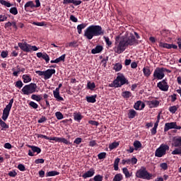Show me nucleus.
<instances>
[{
	"instance_id": "obj_1",
	"label": "nucleus",
	"mask_w": 181,
	"mask_h": 181,
	"mask_svg": "<svg viewBox=\"0 0 181 181\" xmlns=\"http://www.w3.org/2000/svg\"><path fill=\"white\" fill-rule=\"evenodd\" d=\"M119 46H134V45H137L136 39L134 34L131 33L129 37L124 36H117L115 38V45Z\"/></svg>"
},
{
	"instance_id": "obj_2",
	"label": "nucleus",
	"mask_w": 181,
	"mask_h": 181,
	"mask_svg": "<svg viewBox=\"0 0 181 181\" xmlns=\"http://www.w3.org/2000/svg\"><path fill=\"white\" fill-rule=\"evenodd\" d=\"M23 82L21 81H16V84H15L16 88L19 89L22 88L21 92L23 93V95H29L30 94L37 92L36 90V88H37V86H36L35 83H31L30 84L24 85V86H23Z\"/></svg>"
},
{
	"instance_id": "obj_3",
	"label": "nucleus",
	"mask_w": 181,
	"mask_h": 181,
	"mask_svg": "<svg viewBox=\"0 0 181 181\" xmlns=\"http://www.w3.org/2000/svg\"><path fill=\"white\" fill-rule=\"evenodd\" d=\"M13 103V99H11V100H8V105H5V108H4V112L3 113H1V117H0V127H1V130L8 129V125L6 124L4 121L7 120V118H8V115L9 112H11Z\"/></svg>"
},
{
	"instance_id": "obj_4",
	"label": "nucleus",
	"mask_w": 181,
	"mask_h": 181,
	"mask_svg": "<svg viewBox=\"0 0 181 181\" xmlns=\"http://www.w3.org/2000/svg\"><path fill=\"white\" fill-rule=\"evenodd\" d=\"M135 177L145 180H151L153 179V174L147 172L146 167L141 166L140 169L135 172Z\"/></svg>"
},
{
	"instance_id": "obj_5",
	"label": "nucleus",
	"mask_w": 181,
	"mask_h": 181,
	"mask_svg": "<svg viewBox=\"0 0 181 181\" xmlns=\"http://www.w3.org/2000/svg\"><path fill=\"white\" fill-rule=\"evenodd\" d=\"M35 136H37V138H42L43 139H47L49 141H56L57 143H62L65 145H71V142H69V140H67V139H64L62 137H49L45 135L40 134H35Z\"/></svg>"
},
{
	"instance_id": "obj_6",
	"label": "nucleus",
	"mask_w": 181,
	"mask_h": 181,
	"mask_svg": "<svg viewBox=\"0 0 181 181\" xmlns=\"http://www.w3.org/2000/svg\"><path fill=\"white\" fill-rule=\"evenodd\" d=\"M165 73H172V71L170 69H167L166 68H156L154 69V72L153 73V77L154 79L162 80L163 78H165Z\"/></svg>"
},
{
	"instance_id": "obj_7",
	"label": "nucleus",
	"mask_w": 181,
	"mask_h": 181,
	"mask_svg": "<svg viewBox=\"0 0 181 181\" xmlns=\"http://www.w3.org/2000/svg\"><path fill=\"white\" fill-rule=\"evenodd\" d=\"M170 149V147L168 145L166 144H161L160 145V147H158L156 148V151H154V156L157 158H161L163 156H165L166 155V151H168Z\"/></svg>"
},
{
	"instance_id": "obj_8",
	"label": "nucleus",
	"mask_w": 181,
	"mask_h": 181,
	"mask_svg": "<svg viewBox=\"0 0 181 181\" xmlns=\"http://www.w3.org/2000/svg\"><path fill=\"white\" fill-rule=\"evenodd\" d=\"M38 76H43V79L49 80L52 78V75L55 74V69H47L46 71H35Z\"/></svg>"
},
{
	"instance_id": "obj_9",
	"label": "nucleus",
	"mask_w": 181,
	"mask_h": 181,
	"mask_svg": "<svg viewBox=\"0 0 181 181\" xmlns=\"http://www.w3.org/2000/svg\"><path fill=\"white\" fill-rule=\"evenodd\" d=\"M83 36L86 37V39H88V40H91L93 37H95V34L94 33V30H93V27H91V25L88 26L84 30Z\"/></svg>"
},
{
	"instance_id": "obj_10",
	"label": "nucleus",
	"mask_w": 181,
	"mask_h": 181,
	"mask_svg": "<svg viewBox=\"0 0 181 181\" xmlns=\"http://www.w3.org/2000/svg\"><path fill=\"white\" fill-rule=\"evenodd\" d=\"M170 129L180 130L181 127L180 126H177L176 122L165 123V127L163 129V132H168V131H170Z\"/></svg>"
},
{
	"instance_id": "obj_11",
	"label": "nucleus",
	"mask_w": 181,
	"mask_h": 181,
	"mask_svg": "<svg viewBox=\"0 0 181 181\" xmlns=\"http://www.w3.org/2000/svg\"><path fill=\"white\" fill-rule=\"evenodd\" d=\"M28 148H31V150H28V156L30 157L35 156V154L33 153H36L37 154H39L42 152V149H40V147L35 146L28 145Z\"/></svg>"
},
{
	"instance_id": "obj_12",
	"label": "nucleus",
	"mask_w": 181,
	"mask_h": 181,
	"mask_svg": "<svg viewBox=\"0 0 181 181\" xmlns=\"http://www.w3.org/2000/svg\"><path fill=\"white\" fill-rule=\"evenodd\" d=\"M95 36H104V30L101 25H91Z\"/></svg>"
},
{
	"instance_id": "obj_13",
	"label": "nucleus",
	"mask_w": 181,
	"mask_h": 181,
	"mask_svg": "<svg viewBox=\"0 0 181 181\" xmlns=\"http://www.w3.org/2000/svg\"><path fill=\"white\" fill-rule=\"evenodd\" d=\"M113 83H122L128 85V80L124 78L123 74L118 73V76H116V79L113 81Z\"/></svg>"
},
{
	"instance_id": "obj_14",
	"label": "nucleus",
	"mask_w": 181,
	"mask_h": 181,
	"mask_svg": "<svg viewBox=\"0 0 181 181\" xmlns=\"http://www.w3.org/2000/svg\"><path fill=\"white\" fill-rule=\"evenodd\" d=\"M156 87H158L160 90L163 92L168 91V83H166V79H163V81L158 82L156 84Z\"/></svg>"
},
{
	"instance_id": "obj_15",
	"label": "nucleus",
	"mask_w": 181,
	"mask_h": 181,
	"mask_svg": "<svg viewBox=\"0 0 181 181\" xmlns=\"http://www.w3.org/2000/svg\"><path fill=\"white\" fill-rule=\"evenodd\" d=\"M62 87V84L59 83L57 88H56V90L53 91L54 98H55L57 102L64 101V98H62L61 95L59 94V90H60Z\"/></svg>"
},
{
	"instance_id": "obj_16",
	"label": "nucleus",
	"mask_w": 181,
	"mask_h": 181,
	"mask_svg": "<svg viewBox=\"0 0 181 181\" xmlns=\"http://www.w3.org/2000/svg\"><path fill=\"white\" fill-rule=\"evenodd\" d=\"M137 164V158L135 157H132V158H129V159H123L122 160V165H136Z\"/></svg>"
},
{
	"instance_id": "obj_17",
	"label": "nucleus",
	"mask_w": 181,
	"mask_h": 181,
	"mask_svg": "<svg viewBox=\"0 0 181 181\" xmlns=\"http://www.w3.org/2000/svg\"><path fill=\"white\" fill-rule=\"evenodd\" d=\"M147 105V107H149V108H158L159 106V100H146V104Z\"/></svg>"
},
{
	"instance_id": "obj_18",
	"label": "nucleus",
	"mask_w": 181,
	"mask_h": 181,
	"mask_svg": "<svg viewBox=\"0 0 181 181\" xmlns=\"http://www.w3.org/2000/svg\"><path fill=\"white\" fill-rule=\"evenodd\" d=\"M160 115L158 114L156 117V122H154V127L153 129H151V135H156V129H158V124H159V119H160Z\"/></svg>"
},
{
	"instance_id": "obj_19",
	"label": "nucleus",
	"mask_w": 181,
	"mask_h": 181,
	"mask_svg": "<svg viewBox=\"0 0 181 181\" xmlns=\"http://www.w3.org/2000/svg\"><path fill=\"white\" fill-rule=\"evenodd\" d=\"M172 146L175 148L181 147V136H175L172 140Z\"/></svg>"
},
{
	"instance_id": "obj_20",
	"label": "nucleus",
	"mask_w": 181,
	"mask_h": 181,
	"mask_svg": "<svg viewBox=\"0 0 181 181\" xmlns=\"http://www.w3.org/2000/svg\"><path fill=\"white\" fill-rule=\"evenodd\" d=\"M81 2V0H63L64 5H70V4H72L74 6H78Z\"/></svg>"
},
{
	"instance_id": "obj_21",
	"label": "nucleus",
	"mask_w": 181,
	"mask_h": 181,
	"mask_svg": "<svg viewBox=\"0 0 181 181\" xmlns=\"http://www.w3.org/2000/svg\"><path fill=\"white\" fill-rule=\"evenodd\" d=\"M145 107L146 104L142 103L141 100L135 102V104H134V109H135V110H142Z\"/></svg>"
},
{
	"instance_id": "obj_22",
	"label": "nucleus",
	"mask_w": 181,
	"mask_h": 181,
	"mask_svg": "<svg viewBox=\"0 0 181 181\" xmlns=\"http://www.w3.org/2000/svg\"><path fill=\"white\" fill-rule=\"evenodd\" d=\"M37 57H38V59H43V60H45V63H49L50 61L49 55L46 53L38 52L37 53Z\"/></svg>"
},
{
	"instance_id": "obj_23",
	"label": "nucleus",
	"mask_w": 181,
	"mask_h": 181,
	"mask_svg": "<svg viewBox=\"0 0 181 181\" xmlns=\"http://www.w3.org/2000/svg\"><path fill=\"white\" fill-rule=\"evenodd\" d=\"M14 49H16V50L21 49V50L25 53H30L31 52H35L33 49H31V48L29 47V46H16V47H14Z\"/></svg>"
},
{
	"instance_id": "obj_24",
	"label": "nucleus",
	"mask_w": 181,
	"mask_h": 181,
	"mask_svg": "<svg viewBox=\"0 0 181 181\" xmlns=\"http://www.w3.org/2000/svg\"><path fill=\"white\" fill-rule=\"evenodd\" d=\"M95 174V172L93 170V169L88 170L86 173H83V175H81V177L83 179H87L89 177H92L93 175Z\"/></svg>"
},
{
	"instance_id": "obj_25",
	"label": "nucleus",
	"mask_w": 181,
	"mask_h": 181,
	"mask_svg": "<svg viewBox=\"0 0 181 181\" xmlns=\"http://www.w3.org/2000/svg\"><path fill=\"white\" fill-rule=\"evenodd\" d=\"M29 8H31V9H33V8H35V3H33V1H28L25 6H24V9L25 12H29V11H30L29 9Z\"/></svg>"
},
{
	"instance_id": "obj_26",
	"label": "nucleus",
	"mask_w": 181,
	"mask_h": 181,
	"mask_svg": "<svg viewBox=\"0 0 181 181\" xmlns=\"http://www.w3.org/2000/svg\"><path fill=\"white\" fill-rule=\"evenodd\" d=\"M83 119V116L81 115L80 112H73V119L76 121V122H80L81 119Z\"/></svg>"
},
{
	"instance_id": "obj_27",
	"label": "nucleus",
	"mask_w": 181,
	"mask_h": 181,
	"mask_svg": "<svg viewBox=\"0 0 181 181\" xmlns=\"http://www.w3.org/2000/svg\"><path fill=\"white\" fill-rule=\"evenodd\" d=\"M95 98H97V95L85 97V100H87V103H92V104L95 103L96 102Z\"/></svg>"
},
{
	"instance_id": "obj_28",
	"label": "nucleus",
	"mask_w": 181,
	"mask_h": 181,
	"mask_svg": "<svg viewBox=\"0 0 181 181\" xmlns=\"http://www.w3.org/2000/svg\"><path fill=\"white\" fill-rule=\"evenodd\" d=\"M127 115L129 117V119H132L137 116V112H135L134 109H130L129 110V113H127Z\"/></svg>"
},
{
	"instance_id": "obj_29",
	"label": "nucleus",
	"mask_w": 181,
	"mask_h": 181,
	"mask_svg": "<svg viewBox=\"0 0 181 181\" xmlns=\"http://www.w3.org/2000/svg\"><path fill=\"white\" fill-rule=\"evenodd\" d=\"M103 46H95V48L92 49L90 51V53L92 54H96L100 53V52H103Z\"/></svg>"
},
{
	"instance_id": "obj_30",
	"label": "nucleus",
	"mask_w": 181,
	"mask_h": 181,
	"mask_svg": "<svg viewBox=\"0 0 181 181\" xmlns=\"http://www.w3.org/2000/svg\"><path fill=\"white\" fill-rule=\"evenodd\" d=\"M87 23H83L77 25V30L78 35H81V33H83V29H86V28H87Z\"/></svg>"
},
{
	"instance_id": "obj_31",
	"label": "nucleus",
	"mask_w": 181,
	"mask_h": 181,
	"mask_svg": "<svg viewBox=\"0 0 181 181\" xmlns=\"http://www.w3.org/2000/svg\"><path fill=\"white\" fill-rule=\"evenodd\" d=\"M161 35L163 36V37H166L167 40H170V31L168 30H163L161 31Z\"/></svg>"
},
{
	"instance_id": "obj_32",
	"label": "nucleus",
	"mask_w": 181,
	"mask_h": 181,
	"mask_svg": "<svg viewBox=\"0 0 181 181\" xmlns=\"http://www.w3.org/2000/svg\"><path fill=\"white\" fill-rule=\"evenodd\" d=\"M124 49H126V48H124V46H116L114 48L115 53L118 54L123 53V52H124Z\"/></svg>"
},
{
	"instance_id": "obj_33",
	"label": "nucleus",
	"mask_w": 181,
	"mask_h": 181,
	"mask_svg": "<svg viewBox=\"0 0 181 181\" xmlns=\"http://www.w3.org/2000/svg\"><path fill=\"white\" fill-rule=\"evenodd\" d=\"M123 85H127V83H110V85H107V87L119 88H121V86H123Z\"/></svg>"
},
{
	"instance_id": "obj_34",
	"label": "nucleus",
	"mask_w": 181,
	"mask_h": 181,
	"mask_svg": "<svg viewBox=\"0 0 181 181\" xmlns=\"http://www.w3.org/2000/svg\"><path fill=\"white\" fill-rule=\"evenodd\" d=\"M142 73L144 74V76L149 77L151 76V70L149 69V67H144L142 69Z\"/></svg>"
},
{
	"instance_id": "obj_35",
	"label": "nucleus",
	"mask_w": 181,
	"mask_h": 181,
	"mask_svg": "<svg viewBox=\"0 0 181 181\" xmlns=\"http://www.w3.org/2000/svg\"><path fill=\"white\" fill-rule=\"evenodd\" d=\"M31 100L40 102L43 100V98H42V95H31Z\"/></svg>"
},
{
	"instance_id": "obj_36",
	"label": "nucleus",
	"mask_w": 181,
	"mask_h": 181,
	"mask_svg": "<svg viewBox=\"0 0 181 181\" xmlns=\"http://www.w3.org/2000/svg\"><path fill=\"white\" fill-rule=\"evenodd\" d=\"M177 110H179V105H173V106H170L168 107V111L170 112V113H172V114H175V112H177Z\"/></svg>"
},
{
	"instance_id": "obj_37",
	"label": "nucleus",
	"mask_w": 181,
	"mask_h": 181,
	"mask_svg": "<svg viewBox=\"0 0 181 181\" xmlns=\"http://www.w3.org/2000/svg\"><path fill=\"white\" fill-rule=\"evenodd\" d=\"M122 170L123 172V175H125L126 179L130 178V177H132V173L128 171V169L127 168H123Z\"/></svg>"
},
{
	"instance_id": "obj_38",
	"label": "nucleus",
	"mask_w": 181,
	"mask_h": 181,
	"mask_svg": "<svg viewBox=\"0 0 181 181\" xmlns=\"http://www.w3.org/2000/svg\"><path fill=\"white\" fill-rule=\"evenodd\" d=\"M132 148H135V151H139L142 148V144H141V141H134V147Z\"/></svg>"
},
{
	"instance_id": "obj_39",
	"label": "nucleus",
	"mask_w": 181,
	"mask_h": 181,
	"mask_svg": "<svg viewBox=\"0 0 181 181\" xmlns=\"http://www.w3.org/2000/svg\"><path fill=\"white\" fill-rule=\"evenodd\" d=\"M161 47L167 49H177V50H179V52H180L181 53V46H161Z\"/></svg>"
},
{
	"instance_id": "obj_40",
	"label": "nucleus",
	"mask_w": 181,
	"mask_h": 181,
	"mask_svg": "<svg viewBox=\"0 0 181 181\" xmlns=\"http://www.w3.org/2000/svg\"><path fill=\"white\" fill-rule=\"evenodd\" d=\"M57 175H59V172L55 170L46 173V177H50L57 176Z\"/></svg>"
},
{
	"instance_id": "obj_41",
	"label": "nucleus",
	"mask_w": 181,
	"mask_h": 181,
	"mask_svg": "<svg viewBox=\"0 0 181 181\" xmlns=\"http://www.w3.org/2000/svg\"><path fill=\"white\" fill-rule=\"evenodd\" d=\"M0 4L6 6V8H11V6H13V4H11L9 1H6V0H0Z\"/></svg>"
},
{
	"instance_id": "obj_42",
	"label": "nucleus",
	"mask_w": 181,
	"mask_h": 181,
	"mask_svg": "<svg viewBox=\"0 0 181 181\" xmlns=\"http://www.w3.org/2000/svg\"><path fill=\"white\" fill-rule=\"evenodd\" d=\"M122 97L125 99L130 98L132 97V93L130 91H123L122 93Z\"/></svg>"
},
{
	"instance_id": "obj_43",
	"label": "nucleus",
	"mask_w": 181,
	"mask_h": 181,
	"mask_svg": "<svg viewBox=\"0 0 181 181\" xmlns=\"http://www.w3.org/2000/svg\"><path fill=\"white\" fill-rule=\"evenodd\" d=\"M31 81V77H29L28 75L24 74L23 75V81L24 83H28Z\"/></svg>"
},
{
	"instance_id": "obj_44",
	"label": "nucleus",
	"mask_w": 181,
	"mask_h": 181,
	"mask_svg": "<svg viewBox=\"0 0 181 181\" xmlns=\"http://www.w3.org/2000/svg\"><path fill=\"white\" fill-rule=\"evenodd\" d=\"M160 45L159 46H176L175 44H168V42H165L163 39L158 40Z\"/></svg>"
},
{
	"instance_id": "obj_45",
	"label": "nucleus",
	"mask_w": 181,
	"mask_h": 181,
	"mask_svg": "<svg viewBox=\"0 0 181 181\" xmlns=\"http://www.w3.org/2000/svg\"><path fill=\"white\" fill-rule=\"evenodd\" d=\"M122 68V65H121V64L116 63V64H115V65L113 66V70H115V71H116V72H118V71H121Z\"/></svg>"
},
{
	"instance_id": "obj_46",
	"label": "nucleus",
	"mask_w": 181,
	"mask_h": 181,
	"mask_svg": "<svg viewBox=\"0 0 181 181\" xmlns=\"http://www.w3.org/2000/svg\"><path fill=\"white\" fill-rule=\"evenodd\" d=\"M119 146V144L118 142H113L111 143V144H110V146H108V148H110V150H113V149H116V148H118V146Z\"/></svg>"
},
{
	"instance_id": "obj_47",
	"label": "nucleus",
	"mask_w": 181,
	"mask_h": 181,
	"mask_svg": "<svg viewBox=\"0 0 181 181\" xmlns=\"http://www.w3.org/2000/svg\"><path fill=\"white\" fill-rule=\"evenodd\" d=\"M123 180V175L118 173L115 175V177H113V181H121Z\"/></svg>"
},
{
	"instance_id": "obj_48",
	"label": "nucleus",
	"mask_w": 181,
	"mask_h": 181,
	"mask_svg": "<svg viewBox=\"0 0 181 181\" xmlns=\"http://www.w3.org/2000/svg\"><path fill=\"white\" fill-rule=\"evenodd\" d=\"M103 175H97L95 176H93V178L89 180H92V181H103Z\"/></svg>"
},
{
	"instance_id": "obj_49",
	"label": "nucleus",
	"mask_w": 181,
	"mask_h": 181,
	"mask_svg": "<svg viewBox=\"0 0 181 181\" xmlns=\"http://www.w3.org/2000/svg\"><path fill=\"white\" fill-rule=\"evenodd\" d=\"M119 163V158H116L115 159V163L113 164V168L115 169V171L118 170L119 168H118V164Z\"/></svg>"
},
{
	"instance_id": "obj_50",
	"label": "nucleus",
	"mask_w": 181,
	"mask_h": 181,
	"mask_svg": "<svg viewBox=\"0 0 181 181\" xmlns=\"http://www.w3.org/2000/svg\"><path fill=\"white\" fill-rule=\"evenodd\" d=\"M87 88L90 90H93L95 88V83L91 82H87Z\"/></svg>"
},
{
	"instance_id": "obj_51",
	"label": "nucleus",
	"mask_w": 181,
	"mask_h": 181,
	"mask_svg": "<svg viewBox=\"0 0 181 181\" xmlns=\"http://www.w3.org/2000/svg\"><path fill=\"white\" fill-rule=\"evenodd\" d=\"M28 105L30 106L31 108H33V110H36L38 108V104H36L35 102H30V103H28Z\"/></svg>"
},
{
	"instance_id": "obj_52",
	"label": "nucleus",
	"mask_w": 181,
	"mask_h": 181,
	"mask_svg": "<svg viewBox=\"0 0 181 181\" xmlns=\"http://www.w3.org/2000/svg\"><path fill=\"white\" fill-rule=\"evenodd\" d=\"M9 12L11 13V15L16 16L18 14V8L16 7H11Z\"/></svg>"
},
{
	"instance_id": "obj_53",
	"label": "nucleus",
	"mask_w": 181,
	"mask_h": 181,
	"mask_svg": "<svg viewBox=\"0 0 181 181\" xmlns=\"http://www.w3.org/2000/svg\"><path fill=\"white\" fill-rule=\"evenodd\" d=\"M7 175L11 177H16V176H17V173L16 172V170H12V171H8Z\"/></svg>"
},
{
	"instance_id": "obj_54",
	"label": "nucleus",
	"mask_w": 181,
	"mask_h": 181,
	"mask_svg": "<svg viewBox=\"0 0 181 181\" xmlns=\"http://www.w3.org/2000/svg\"><path fill=\"white\" fill-rule=\"evenodd\" d=\"M56 118L57 120H62L63 118H64V116L62 115L61 112H56Z\"/></svg>"
},
{
	"instance_id": "obj_55",
	"label": "nucleus",
	"mask_w": 181,
	"mask_h": 181,
	"mask_svg": "<svg viewBox=\"0 0 181 181\" xmlns=\"http://www.w3.org/2000/svg\"><path fill=\"white\" fill-rule=\"evenodd\" d=\"M8 55V52L7 51H1V52L0 53V57H1V59L7 58Z\"/></svg>"
},
{
	"instance_id": "obj_56",
	"label": "nucleus",
	"mask_w": 181,
	"mask_h": 181,
	"mask_svg": "<svg viewBox=\"0 0 181 181\" xmlns=\"http://www.w3.org/2000/svg\"><path fill=\"white\" fill-rule=\"evenodd\" d=\"M97 158L99 160H104L105 158V153L102 152L99 154H97Z\"/></svg>"
},
{
	"instance_id": "obj_57",
	"label": "nucleus",
	"mask_w": 181,
	"mask_h": 181,
	"mask_svg": "<svg viewBox=\"0 0 181 181\" xmlns=\"http://www.w3.org/2000/svg\"><path fill=\"white\" fill-rule=\"evenodd\" d=\"M160 168H161V170H166L168 169V165L166 163H161Z\"/></svg>"
},
{
	"instance_id": "obj_58",
	"label": "nucleus",
	"mask_w": 181,
	"mask_h": 181,
	"mask_svg": "<svg viewBox=\"0 0 181 181\" xmlns=\"http://www.w3.org/2000/svg\"><path fill=\"white\" fill-rule=\"evenodd\" d=\"M103 39H105V42L107 46H111L112 45V42L111 40H110V37H103Z\"/></svg>"
},
{
	"instance_id": "obj_59",
	"label": "nucleus",
	"mask_w": 181,
	"mask_h": 181,
	"mask_svg": "<svg viewBox=\"0 0 181 181\" xmlns=\"http://www.w3.org/2000/svg\"><path fill=\"white\" fill-rule=\"evenodd\" d=\"M18 169L21 172L26 171V167H24V165L23 164L18 165Z\"/></svg>"
},
{
	"instance_id": "obj_60",
	"label": "nucleus",
	"mask_w": 181,
	"mask_h": 181,
	"mask_svg": "<svg viewBox=\"0 0 181 181\" xmlns=\"http://www.w3.org/2000/svg\"><path fill=\"white\" fill-rule=\"evenodd\" d=\"M170 98H171L170 101H171L172 103H175V101L177 100V94L173 93V95H170Z\"/></svg>"
},
{
	"instance_id": "obj_61",
	"label": "nucleus",
	"mask_w": 181,
	"mask_h": 181,
	"mask_svg": "<svg viewBox=\"0 0 181 181\" xmlns=\"http://www.w3.org/2000/svg\"><path fill=\"white\" fill-rule=\"evenodd\" d=\"M45 162V160H43L42 158H38L35 160V164H43V163Z\"/></svg>"
},
{
	"instance_id": "obj_62",
	"label": "nucleus",
	"mask_w": 181,
	"mask_h": 181,
	"mask_svg": "<svg viewBox=\"0 0 181 181\" xmlns=\"http://www.w3.org/2000/svg\"><path fill=\"white\" fill-rule=\"evenodd\" d=\"M107 60H108V57H104V59H103V60L100 61V64H102L103 66L104 67H105V64H107Z\"/></svg>"
},
{
	"instance_id": "obj_63",
	"label": "nucleus",
	"mask_w": 181,
	"mask_h": 181,
	"mask_svg": "<svg viewBox=\"0 0 181 181\" xmlns=\"http://www.w3.org/2000/svg\"><path fill=\"white\" fill-rule=\"evenodd\" d=\"M73 144H75L76 145H80V144H81V138L78 137L75 139V141H73Z\"/></svg>"
},
{
	"instance_id": "obj_64",
	"label": "nucleus",
	"mask_w": 181,
	"mask_h": 181,
	"mask_svg": "<svg viewBox=\"0 0 181 181\" xmlns=\"http://www.w3.org/2000/svg\"><path fill=\"white\" fill-rule=\"evenodd\" d=\"M172 155H181V150L175 149L172 151Z\"/></svg>"
}]
</instances>
